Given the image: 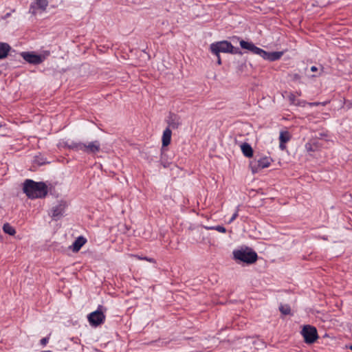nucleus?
Returning <instances> with one entry per match:
<instances>
[{"mask_svg":"<svg viewBox=\"0 0 352 352\" xmlns=\"http://www.w3.org/2000/svg\"><path fill=\"white\" fill-rule=\"evenodd\" d=\"M210 51L215 55L220 52L237 54L239 49H235L233 45L227 41H222L212 43L210 46Z\"/></svg>","mask_w":352,"mask_h":352,"instance_id":"20e7f679","label":"nucleus"},{"mask_svg":"<svg viewBox=\"0 0 352 352\" xmlns=\"http://www.w3.org/2000/svg\"><path fill=\"white\" fill-rule=\"evenodd\" d=\"M233 256L235 260H238L248 264H252L255 263L258 258L257 254L249 248L234 250Z\"/></svg>","mask_w":352,"mask_h":352,"instance_id":"7ed1b4c3","label":"nucleus"},{"mask_svg":"<svg viewBox=\"0 0 352 352\" xmlns=\"http://www.w3.org/2000/svg\"><path fill=\"white\" fill-rule=\"evenodd\" d=\"M279 309L280 311L285 315L289 314L290 313V308L287 305H281Z\"/></svg>","mask_w":352,"mask_h":352,"instance_id":"4be33fe9","label":"nucleus"},{"mask_svg":"<svg viewBox=\"0 0 352 352\" xmlns=\"http://www.w3.org/2000/svg\"><path fill=\"white\" fill-rule=\"evenodd\" d=\"M216 56H217V63H218V65H221V60L219 54H218V55H216Z\"/></svg>","mask_w":352,"mask_h":352,"instance_id":"7c9ffc66","label":"nucleus"},{"mask_svg":"<svg viewBox=\"0 0 352 352\" xmlns=\"http://www.w3.org/2000/svg\"><path fill=\"white\" fill-rule=\"evenodd\" d=\"M241 48L249 50L255 54L260 55V53H263V50L257 47L252 43L245 41H240Z\"/></svg>","mask_w":352,"mask_h":352,"instance_id":"1a4fd4ad","label":"nucleus"},{"mask_svg":"<svg viewBox=\"0 0 352 352\" xmlns=\"http://www.w3.org/2000/svg\"><path fill=\"white\" fill-rule=\"evenodd\" d=\"M21 56L29 63L37 65L41 63L45 60V56L36 54L33 52H22Z\"/></svg>","mask_w":352,"mask_h":352,"instance_id":"6e6552de","label":"nucleus"},{"mask_svg":"<svg viewBox=\"0 0 352 352\" xmlns=\"http://www.w3.org/2000/svg\"><path fill=\"white\" fill-rule=\"evenodd\" d=\"M42 352H52V351H42Z\"/></svg>","mask_w":352,"mask_h":352,"instance_id":"2f4dec72","label":"nucleus"},{"mask_svg":"<svg viewBox=\"0 0 352 352\" xmlns=\"http://www.w3.org/2000/svg\"><path fill=\"white\" fill-rule=\"evenodd\" d=\"M298 96H300L301 93L300 92H298L297 93Z\"/></svg>","mask_w":352,"mask_h":352,"instance_id":"72a5a7b5","label":"nucleus"},{"mask_svg":"<svg viewBox=\"0 0 352 352\" xmlns=\"http://www.w3.org/2000/svg\"><path fill=\"white\" fill-rule=\"evenodd\" d=\"M87 240L83 236L78 237L72 245L73 252H78L84 245Z\"/></svg>","mask_w":352,"mask_h":352,"instance_id":"f8f14e48","label":"nucleus"},{"mask_svg":"<svg viewBox=\"0 0 352 352\" xmlns=\"http://www.w3.org/2000/svg\"><path fill=\"white\" fill-rule=\"evenodd\" d=\"M169 127L172 129H177L182 124L180 118L174 113L170 114L168 120Z\"/></svg>","mask_w":352,"mask_h":352,"instance_id":"9b49d317","label":"nucleus"},{"mask_svg":"<svg viewBox=\"0 0 352 352\" xmlns=\"http://www.w3.org/2000/svg\"><path fill=\"white\" fill-rule=\"evenodd\" d=\"M36 3L38 6L39 8L44 10L48 4V2L47 0H35Z\"/></svg>","mask_w":352,"mask_h":352,"instance_id":"412c9836","label":"nucleus"},{"mask_svg":"<svg viewBox=\"0 0 352 352\" xmlns=\"http://www.w3.org/2000/svg\"><path fill=\"white\" fill-rule=\"evenodd\" d=\"M10 49L11 47L8 43H0V59L6 58Z\"/></svg>","mask_w":352,"mask_h":352,"instance_id":"dca6fc26","label":"nucleus"},{"mask_svg":"<svg viewBox=\"0 0 352 352\" xmlns=\"http://www.w3.org/2000/svg\"><path fill=\"white\" fill-rule=\"evenodd\" d=\"M292 79L294 80H300V76L298 74H295L292 76Z\"/></svg>","mask_w":352,"mask_h":352,"instance_id":"cd10ccee","label":"nucleus"},{"mask_svg":"<svg viewBox=\"0 0 352 352\" xmlns=\"http://www.w3.org/2000/svg\"><path fill=\"white\" fill-rule=\"evenodd\" d=\"M102 307L100 305L96 311L90 313L87 319L91 326L97 327L102 324L105 320V316L102 311Z\"/></svg>","mask_w":352,"mask_h":352,"instance_id":"39448f33","label":"nucleus"},{"mask_svg":"<svg viewBox=\"0 0 352 352\" xmlns=\"http://www.w3.org/2000/svg\"><path fill=\"white\" fill-rule=\"evenodd\" d=\"M283 54V52H267L263 50V53H260L259 56L263 57L264 59L274 61L280 58Z\"/></svg>","mask_w":352,"mask_h":352,"instance_id":"9d476101","label":"nucleus"},{"mask_svg":"<svg viewBox=\"0 0 352 352\" xmlns=\"http://www.w3.org/2000/svg\"><path fill=\"white\" fill-rule=\"evenodd\" d=\"M320 104V102H307V104L309 105L310 107L318 106Z\"/></svg>","mask_w":352,"mask_h":352,"instance_id":"c85d7f7f","label":"nucleus"},{"mask_svg":"<svg viewBox=\"0 0 352 352\" xmlns=\"http://www.w3.org/2000/svg\"><path fill=\"white\" fill-rule=\"evenodd\" d=\"M67 206V204L66 201H60L58 204L52 208L49 214L54 220L57 221L63 217Z\"/></svg>","mask_w":352,"mask_h":352,"instance_id":"0eeeda50","label":"nucleus"},{"mask_svg":"<svg viewBox=\"0 0 352 352\" xmlns=\"http://www.w3.org/2000/svg\"><path fill=\"white\" fill-rule=\"evenodd\" d=\"M239 206L236 208L235 212L232 214V217L228 221V223H231L237 218L238 212H239Z\"/></svg>","mask_w":352,"mask_h":352,"instance_id":"5701e85b","label":"nucleus"},{"mask_svg":"<svg viewBox=\"0 0 352 352\" xmlns=\"http://www.w3.org/2000/svg\"><path fill=\"white\" fill-rule=\"evenodd\" d=\"M310 69L312 72H314L316 74H313L311 76L307 75V76L309 78H315V77L320 76L322 74L324 68L322 66H320V67H318L316 66H311Z\"/></svg>","mask_w":352,"mask_h":352,"instance_id":"f3484780","label":"nucleus"},{"mask_svg":"<svg viewBox=\"0 0 352 352\" xmlns=\"http://www.w3.org/2000/svg\"><path fill=\"white\" fill-rule=\"evenodd\" d=\"M305 104H307V102H305V100H297L295 105L296 106H300V107H305Z\"/></svg>","mask_w":352,"mask_h":352,"instance_id":"393cba45","label":"nucleus"},{"mask_svg":"<svg viewBox=\"0 0 352 352\" xmlns=\"http://www.w3.org/2000/svg\"><path fill=\"white\" fill-rule=\"evenodd\" d=\"M289 100L292 104H295L297 99L296 98V96L293 94H290L288 96Z\"/></svg>","mask_w":352,"mask_h":352,"instance_id":"b1692460","label":"nucleus"},{"mask_svg":"<svg viewBox=\"0 0 352 352\" xmlns=\"http://www.w3.org/2000/svg\"><path fill=\"white\" fill-rule=\"evenodd\" d=\"M23 192L29 198H42L47 193V186L43 182L27 179L23 184Z\"/></svg>","mask_w":352,"mask_h":352,"instance_id":"f257e3e1","label":"nucleus"},{"mask_svg":"<svg viewBox=\"0 0 352 352\" xmlns=\"http://www.w3.org/2000/svg\"><path fill=\"white\" fill-rule=\"evenodd\" d=\"M68 146L72 150L82 151L87 154H95L100 150V144L97 140L87 143L72 142Z\"/></svg>","mask_w":352,"mask_h":352,"instance_id":"f03ea898","label":"nucleus"},{"mask_svg":"<svg viewBox=\"0 0 352 352\" xmlns=\"http://www.w3.org/2000/svg\"><path fill=\"white\" fill-rule=\"evenodd\" d=\"M272 161V160L270 157H267L261 158L260 160H258L257 161L258 167L256 168V169H258V168L263 169V168L268 167L270 165ZM252 170H253V172H255V170L254 169ZM256 171H257V170H256Z\"/></svg>","mask_w":352,"mask_h":352,"instance_id":"ddd939ff","label":"nucleus"},{"mask_svg":"<svg viewBox=\"0 0 352 352\" xmlns=\"http://www.w3.org/2000/svg\"><path fill=\"white\" fill-rule=\"evenodd\" d=\"M313 144L311 143H307L306 144V148L308 151H314V148H313Z\"/></svg>","mask_w":352,"mask_h":352,"instance_id":"bb28decb","label":"nucleus"},{"mask_svg":"<svg viewBox=\"0 0 352 352\" xmlns=\"http://www.w3.org/2000/svg\"><path fill=\"white\" fill-rule=\"evenodd\" d=\"M301 333L304 338L305 342L307 344L314 343L318 338L316 329L310 325H305Z\"/></svg>","mask_w":352,"mask_h":352,"instance_id":"423d86ee","label":"nucleus"},{"mask_svg":"<svg viewBox=\"0 0 352 352\" xmlns=\"http://www.w3.org/2000/svg\"><path fill=\"white\" fill-rule=\"evenodd\" d=\"M204 228L209 230H214L221 233H225L226 232V229L221 226H204Z\"/></svg>","mask_w":352,"mask_h":352,"instance_id":"aec40b11","label":"nucleus"},{"mask_svg":"<svg viewBox=\"0 0 352 352\" xmlns=\"http://www.w3.org/2000/svg\"><path fill=\"white\" fill-rule=\"evenodd\" d=\"M285 142H280V145H279V147L281 150H284L285 148Z\"/></svg>","mask_w":352,"mask_h":352,"instance_id":"c756f323","label":"nucleus"},{"mask_svg":"<svg viewBox=\"0 0 352 352\" xmlns=\"http://www.w3.org/2000/svg\"><path fill=\"white\" fill-rule=\"evenodd\" d=\"M290 135L287 131H281L279 136L280 142H287L289 140Z\"/></svg>","mask_w":352,"mask_h":352,"instance_id":"6ab92c4d","label":"nucleus"},{"mask_svg":"<svg viewBox=\"0 0 352 352\" xmlns=\"http://www.w3.org/2000/svg\"><path fill=\"white\" fill-rule=\"evenodd\" d=\"M49 341V338L46 337V338H43L41 340L40 342L41 344L43 345V346H45L47 344V343Z\"/></svg>","mask_w":352,"mask_h":352,"instance_id":"a878e982","label":"nucleus"},{"mask_svg":"<svg viewBox=\"0 0 352 352\" xmlns=\"http://www.w3.org/2000/svg\"><path fill=\"white\" fill-rule=\"evenodd\" d=\"M243 154L247 157H251L253 155V150L248 143H243L241 145Z\"/></svg>","mask_w":352,"mask_h":352,"instance_id":"2eb2a0df","label":"nucleus"},{"mask_svg":"<svg viewBox=\"0 0 352 352\" xmlns=\"http://www.w3.org/2000/svg\"><path fill=\"white\" fill-rule=\"evenodd\" d=\"M349 349L352 351V344L349 346Z\"/></svg>","mask_w":352,"mask_h":352,"instance_id":"473e14b6","label":"nucleus"},{"mask_svg":"<svg viewBox=\"0 0 352 352\" xmlns=\"http://www.w3.org/2000/svg\"><path fill=\"white\" fill-rule=\"evenodd\" d=\"M171 135L172 132L169 128H167L164 131L162 135V145L164 146H166L170 144L171 140Z\"/></svg>","mask_w":352,"mask_h":352,"instance_id":"4468645a","label":"nucleus"},{"mask_svg":"<svg viewBox=\"0 0 352 352\" xmlns=\"http://www.w3.org/2000/svg\"><path fill=\"white\" fill-rule=\"evenodd\" d=\"M3 230L5 233L13 236L16 233L15 229L9 223H5L3 226Z\"/></svg>","mask_w":352,"mask_h":352,"instance_id":"a211bd4d","label":"nucleus"}]
</instances>
